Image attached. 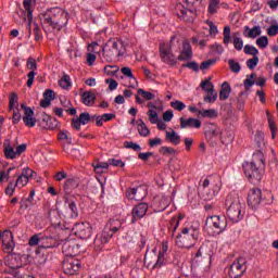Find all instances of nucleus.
I'll list each match as a JSON object with an SVG mask.
<instances>
[{
	"label": "nucleus",
	"mask_w": 278,
	"mask_h": 278,
	"mask_svg": "<svg viewBox=\"0 0 278 278\" xmlns=\"http://www.w3.org/2000/svg\"><path fill=\"white\" fill-rule=\"evenodd\" d=\"M83 103L87 106L94 105V101H97V96L92 91H85L81 94Z\"/></svg>",
	"instance_id": "obj_27"
},
{
	"label": "nucleus",
	"mask_w": 278,
	"mask_h": 278,
	"mask_svg": "<svg viewBox=\"0 0 278 278\" xmlns=\"http://www.w3.org/2000/svg\"><path fill=\"white\" fill-rule=\"evenodd\" d=\"M257 64H260V58L258 56H253L252 59H249L247 61V66L250 68V71H253Z\"/></svg>",
	"instance_id": "obj_51"
},
{
	"label": "nucleus",
	"mask_w": 278,
	"mask_h": 278,
	"mask_svg": "<svg viewBox=\"0 0 278 278\" xmlns=\"http://www.w3.org/2000/svg\"><path fill=\"white\" fill-rule=\"evenodd\" d=\"M72 230L80 240H88L92 236V226L88 222L75 224Z\"/></svg>",
	"instance_id": "obj_9"
},
{
	"label": "nucleus",
	"mask_w": 278,
	"mask_h": 278,
	"mask_svg": "<svg viewBox=\"0 0 278 278\" xmlns=\"http://www.w3.org/2000/svg\"><path fill=\"white\" fill-rule=\"evenodd\" d=\"M215 62H216V59H208L206 61H203L200 64V71H207V68H210V66H214Z\"/></svg>",
	"instance_id": "obj_54"
},
{
	"label": "nucleus",
	"mask_w": 278,
	"mask_h": 278,
	"mask_svg": "<svg viewBox=\"0 0 278 278\" xmlns=\"http://www.w3.org/2000/svg\"><path fill=\"white\" fill-rule=\"evenodd\" d=\"M79 122L81 125H88V123H94V117L90 116V113L88 112H83L78 116Z\"/></svg>",
	"instance_id": "obj_36"
},
{
	"label": "nucleus",
	"mask_w": 278,
	"mask_h": 278,
	"mask_svg": "<svg viewBox=\"0 0 278 278\" xmlns=\"http://www.w3.org/2000/svg\"><path fill=\"white\" fill-rule=\"evenodd\" d=\"M41 238L42 235H34L33 237H30L28 244L30 247H40Z\"/></svg>",
	"instance_id": "obj_47"
},
{
	"label": "nucleus",
	"mask_w": 278,
	"mask_h": 278,
	"mask_svg": "<svg viewBox=\"0 0 278 278\" xmlns=\"http://www.w3.org/2000/svg\"><path fill=\"white\" fill-rule=\"evenodd\" d=\"M216 99H218V93L216 91H213L211 93H207L205 97H204V102L205 103H215L216 102Z\"/></svg>",
	"instance_id": "obj_52"
},
{
	"label": "nucleus",
	"mask_w": 278,
	"mask_h": 278,
	"mask_svg": "<svg viewBox=\"0 0 278 278\" xmlns=\"http://www.w3.org/2000/svg\"><path fill=\"white\" fill-rule=\"evenodd\" d=\"M58 244V241L53 237L41 236L40 249H53Z\"/></svg>",
	"instance_id": "obj_26"
},
{
	"label": "nucleus",
	"mask_w": 278,
	"mask_h": 278,
	"mask_svg": "<svg viewBox=\"0 0 278 278\" xmlns=\"http://www.w3.org/2000/svg\"><path fill=\"white\" fill-rule=\"evenodd\" d=\"M140 192H142V187L129 188L126 190V197L130 201H142L147 197V192H143L142 195H136L140 194Z\"/></svg>",
	"instance_id": "obj_22"
},
{
	"label": "nucleus",
	"mask_w": 278,
	"mask_h": 278,
	"mask_svg": "<svg viewBox=\"0 0 278 278\" xmlns=\"http://www.w3.org/2000/svg\"><path fill=\"white\" fill-rule=\"evenodd\" d=\"M124 147L126 149H132V151H142V148L138 143H134L132 141H125Z\"/></svg>",
	"instance_id": "obj_57"
},
{
	"label": "nucleus",
	"mask_w": 278,
	"mask_h": 278,
	"mask_svg": "<svg viewBox=\"0 0 278 278\" xmlns=\"http://www.w3.org/2000/svg\"><path fill=\"white\" fill-rule=\"evenodd\" d=\"M148 116H150L149 121H150V123H152V125H156V123H160V117L157 116V112L156 111L149 110L148 111Z\"/></svg>",
	"instance_id": "obj_46"
},
{
	"label": "nucleus",
	"mask_w": 278,
	"mask_h": 278,
	"mask_svg": "<svg viewBox=\"0 0 278 278\" xmlns=\"http://www.w3.org/2000/svg\"><path fill=\"white\" fill-rule=\"evenodd\" d=\"M18 103V96L16 93L12 92L9 96V112H12L14 110V106Z\"/></svg>",
	"instance_id": "obj_44"
},
{
	"label": "nucleus",
	"mask_w": 278,
	"mask_h": 278,
	"mask_svg": "<svg viewBox=\"0 0 278 278\" xmlns=\"http://www.w3.org/2000/svg\"><path fill=\"white\" fill-rule=\"evenodd\" d=\"M247 271V260L245 258H237L230 266L228 271L229 277L231 278H240Z\"/></svg>",
	"instance_id": "obj_11"
},
{
	"label": "nucleus",
	"mask_w": 278,
	"mask_h": 278,
	"mask_svg": "<svg viewBox=\"0 0 278 278\" xmlns=\"http://www.w3.org/2000/svg\"><path fill=\"white\" fill-rule=\"evenodd\" d=\"M76 188H79V178H70L65 181L63 186L65 194H71V192H73V190H76Z\"/></svg>",
	"instance_id": "obj_24"
},
{
	"label": "nucleus",
	"mask_w": 278,
	"mask_h": 278,
	"mask_svg": "<svg viewBox=\"0 0 278 278\" xmlns=\"http://www.w3.org/2000/svg\"><path fill=\"white\" fill-rule=\"evenodd\" d=\"M21 109L24 110L23 123L26 127H36V118H34V110L25 104L21 105Z\"/></svg>",
	"instance_id": "obj_20"
},
{
	"label": "nucleus",
	"mask_w": 278,
	"mask_h": 278,
	"mask_svg": "<svg viewBox=\"0 0 278 278\" xmlns=\"http://www.w3.org/2000/svg\"><path fill=\"white\" fill-rule=\"evenodd\" d=\"M200 86H201L202 90H204V92H207V93L216 92L214 90V85L212 83H210V78L202 81Z\"/></svg>",
	"instance_id": "obj_42"
},
{
	"label": "nucleus",
	"mask_w": 278,
	"mask_h": 278,
	"mask_svg": "<svg viewBox=\"0 0 278 278\" xmlns=\"http://www.w3.org/2000/svg\"><path fill=\"white\" fill-rule=\"evenodd\" d=\"M229 94H231V86L229 83L225 81L222 85V89L219 91L220 101H227L229 99Z\"/></svg>",
	"instance_id": "obj_32"
},
{
	"label": "nucleus",
	"mask_w": 278,
	"mask_h": 278,
	"mask_svg": "<svg viewBox=\"0 0 278 278\" xmlns=\"http://www.w3.org/2000/svg\"><path fill=\"white\" fill-rule=\"evenodd\" d=\"M165 255L164 253H159L157 255V260H155L156 255L152 254H146L144 256V264H148V266H151V264H153V268H162V266H164L165 263Z\"/></svg>",
	"instance_id": "obj_19"
},
{
	"label": "nucleus",
	"mask_w": 278,
	"mask_h": 278,
	"mask_svg": "<svg viewBox=\"0 0 278 278\" xmlns=\"http://www.w3.org/2000/svg\"><path fill=\"white\" fill-rule=\"evenodd\" d=\"M68 207L71 211V218H77V216H79V211L77 210V204L74 201H70Z\"/></svg>",
	"instance_id": "obj_45"
},
{
	"label": "nucleus",
	"mask_w": 278,
	"mask_h": 278,
	"mask_svg": "<svg viewBox=\"0 0 278 278\" xmlns=\"http://www.w3.org/2000/svg\"><path fill=\"white\" fill-rule=\"evenodd\" d=\"M204 201H212L218 192H220V177L208 176L202 184Z\"/></svg>",
	"instance_id": "obj_5"
},
{
	"label": "nucleus",
	"mask_w": 278,
	"mask_h": 278,
	"mask_svg": "<svg viewBox=\"0 0 278 278\" xmlns=\"http://www.w3.org/2000/svg\"><path fill=\"white\" fill-rule=\"evenodd\" d=\"M4 157H7V160H14V157H16V150L14 151V147H12V142L10 141V139H5L4 143Z\"/></svg>",
	"instance_id": "obj_25"
},
{
	"label": "nucleus",
	"mask_w": 278,
	"mask_h": 278,
	"mask_svg": "<svg viewBox=\"0 0 278 278\" xmlns=\"http://www.w3.org/2000/svg\"><path fill=\"white\" fill-rule=\"evenodd\" d=\"M243 52L245 53V55H253V58H256L260 53V50H257V48H255L254 46L245 45L243 48Z\"/></svg>",
	"instance_id": "obj_39"
},
{
	"label": "nucleus",
	"mask_w": 278,
	"mask_h": 278,
	"mask_svg": "<svg viewBox=\"0 0 278 278\" xmlns=\"http://www.w3.org/2000/svg\"><path fill=\"white\" fill-rule=\"evenodd\" d=\"M137 94H141L146 101H151V99H155V96L149 91H146L144 89H138Z\"/></svg>",
	"instance_id": "obj_55"
},
{
	"label": "nucleus",
	"mask_w": 278,
	"mask_h": 278,
	"mask_svg": "<svg viewBox=\"0 0 278 278\" xmlns=\"http://www.w3.org/2000/svg\"><path fill=\"white\" fill-rule=\"evenodd\" d=\"M228 64L231 73H240V71H242V66H240V63L236 62V60H228Z\"/></svg>",
	"instance_id": "obj_43"
},
{
	"label": "nucleus",
	"mask_w": 278,
	"mask_h": 278,
	"mask_svg": "<svg viewBox=\"0 0 278 278\" xmlns=\"http://www.w3.org/2000/svg\"><path fill=\"white\" fill-rule=\"evenodd\" d=\"M26 68L28 71H30L28 74H27V83H26V86L28 88H31V86H34V79H36V71H38V63L36 62V59L34 58H28L27 62H26Z\"/></svg>",
	"instance_id": "obj_17"
},
{
	"label": "nucleus",
	"mask_w": 278,
	"mask_h": 278,
	"mask_svg": "<svg viewBox=\"0 0 278 278\" xmlns=\"http://www.w3.org/2000/svg\"><path fill=\"white\" fill-rule=\"evenodd\" d=\"M21 256L18 255H11V268H21Z\"/></svg>",
	"instance_id": "obj_60"
},
{
	"label": "nucleus",
	"mask_w": 278,
	"mask_h": 278,
	"mask_svg": "<svg viewBox=\"0 0 278 278\" xmlns=\"http://www.w3.org/2000/svg\"><path fill=\"white\" fill-rule=\"evenodd\" d=\"M232 45L237 51H242L244 41L240 38V33H235L232 36Z\"/></svg>",
	"instance_id": "obj_34"
},
{
	"label": "nucleus",
	"mask_w": 278,
	"mask_h": 278,
	"mask_svg": "<svg viewBox=\"0 0 278 278\" xmlns=\"http://www.w3.org/2000/svg\"><path fill=\"white\" fill-rule=\"evenodd\" d=\"M181 215H179V217H173L170 220H169V224H168V231L170 233L172 237L175 236V231H177V227H179V220L181 219Z\"/></svg>",
	"instance_id": "obj_33"
},
{
	"label": "nucleus",
	"mask_w": 278,
	"mask_h": 278,
	"mask_svg": "<svg viewBox=\"0 0 278 278\" xmlns=\"http://www.w3.org/2000/svg\"><path fill=\"white\" fill-rule=\"evenodd\" d=\"M159 53L164 64H168V66H175V64H177V59L175 58V54H173L170 46L161 43L159 47Z\"/></svg>",
	"instance_id": "obj_8"
},
{
	"label": "nucleus",
	"mask_w": 278,
	"mask_h": 278,
	"mask_svg": "<svg viewBox=\"0 0 278 278\" xmlns=\"http://www.w3.org/2000/svg\"><path fill=\"white\" fill-rule=\"evenodd\" d=\"M31 3H36V0H24V9L27 12L29 34H31V21L34 18L31 11Z\"/></svg>",
	"instance_id": "obj_30"
},
{
	"label": "nucleus",
	"mask_w": 278,
	"mask_h": 278,
	"mask_svg": "<svg viewBox=\"0 0 278 278\" xmlns=\"http://www.w3.org/2000/svg\"><path fill=\"white\" fill-rule=\"evenodd\" d=\"M188 128L201 129V122L194 117H189V118L180 117V129H188Z\"/></svg>",
	"instance_id": "obj_21"
},
{
	"label": "nucleus",
	"mask_w": 278,
	"mask_h": 278,
	"mask_svg": "<svg viewBox=\"0 0 278 278\" xmlns=\"http://www.w3.org/2000/svg\"><path fill=\"white\" fill-rule=\"evenodd\" d=\"M23 177H26L28 180L29 179H34V176L36 175V172L29 169V168H24L22 170V174H21Z\"/></svg>",
	"instance_id": "obj_63"
},
{
	"label": "nucleus",
	"mask_w": 278,
	"mask_h": 278,
	"mask_svg": "<svg viewBox=\"0 0 278 278\" xmlns=\"http://www.w3.org/2000/svg\"><path fill=\"white\" fill-rule=\"evenodd\" d=\"M81 268V263L75 257H67L63 261V273L65 275H77Z\"/></svg>",
	"instance_id": "obj_13"
},
{
	"label": "nucleus",
	"mask_w": 278,
	"mask_h": 278,
	"mask_svg": "<svg viewBox=\"0 0 278 278\" xmlns=\"http://www.w3.org/2000/svg\"><path fill=\"white\" fill-rule=\"evenodd\" d=\"M255 74H251L250 77L244 80L243 86L245 87V90H251V87L255 85Z\"/></svg>",
	"instance_id": "obj_48"
},
{
	"label": "nucleus",
	"mask_w": 278,
	"mask_h": 278,
	"mask_svg": "<svg viewBox=\"0 0 278 278\" xmlns=\"http://www.w3.org/2000/svg\"><path fill=\"white\" fill-rule=\"evenodd\" d=\"M112 223H113V226L104 228L102 232L97 235L93 241V244L97 251H101V249H103V247H105V244H108V242L112 240V237L114 236V233H116V231L121 229V222L113 220Z\"/></svg>",
	"instance_id": "obj_4"
},
{
	"label": "nucleus",
	"mask_w": 278,
	"mask_h": 278,
	"mask_svg": "<svg viewBox=\"0 0 278 278\" xmlns=\"http://www.w3.org/2000/svg\"><path fill=\"white\" fill-rule=\"evenodd\" d=\"M21 118H23V116L21 115L20 109H13V125L21 123Z\"/></svg>",
	"instance_id": "obj_61"
},
{
	"label": "nucleus",
	"mask_w": 278,
	"mask_h": 278,
	"mask_svg": "<svg viewBox=\"0 0 278 278\" xmlns=\"http://www.w3.org/2000/svg\"><path fill=\"white\" fill-rule=\"evenodd\" d=\"M205 23L210 27L211 36H216V34H218V27H216V24H214V22H212L210 20H207Z\"/></svg>",
	"instance_id": "obj_62"
},
{
	"label": "nucleus",
	"mask_w": 278,
	"mask_h": 278,
	"mask_svg": "<svg viewBox=\"0 0 278 278\" xmlns=\"http://www.w3.org/2000/svg\"><path fill=\"white\" fill-rule=\"evenodd\" d=\"M159 152L162 155H175V153H176L175 149H173L170 147H161Z\"/></svg>",
	"instance_id": "obj_58"
},
{
	"label": "nucleus",
	"mask_w": 278,
	"mask_h": 278,
	"mask_svg": "<svg viewBox=\"0 0 278 278\" xmlns=\"http://www.w3.org/2000/svg\"><path fill=\"white\" fill-rule=\"evenodd\" d=\"M206 225L216 229V231H218L219 233H223V231L227 229V217L213 215L206 218Z\"/></svg>",
	"instance_id": "obj_12"
},
{
	"label": "nucleus",
	"mask_w": 278,
	"mask_h": 278,
	"mask_svg": "<svg viewBox=\"0 0 278 278\" xmlns=\"http://www.w3.org/2000/svg\"><path fill=\"white\" fill-rule=\"evenodd\" d=\"M165 138L175 147H177V144H181V136H179L175 130L166 131Z\"/></svg>",
	"instance_id": "obj_31"
},
{
	"label": "nucleus",
	"mask_w": 278,
	"mask_h": 278,
	"mask_svg": "<svg viewBox=\"0 0 278 278\" xmlns=\"http://www.w3.org/2000/svg\"><path fill=\"white\" fill-rule=\"evenodd\" d=\"M59 86L66 90V88H71V76L64 74L63 77L59 80Z\"/></svg>",
	"instance_id": "obj_41"
},
{
	"label": "nucleus",
	"mask_w": 278,
	"mask_h": 278,
	"mask_svg": "<svg viewBox=\"0 0 278 278\" xmlns=\"http://www.w3.org/2000/svg\"><path fill=\"white\" fill-rule=\"evenodd\" d=\"M62 251L65 257H75L79 255V244L74 239L66 240L62 245Z\"/></svg>",
	"instance_id": "obj_14"
},
{
	"label": "nucleus",
	"mask_w": 278,
	"mask_h": 278,
	"mask_svg": "<svg viewBox=\"0 0 278 278\" xmlns=\"http://www.w3.org/2000/svg\"><path fill=\"white\" fill-rule=\"evenodd\" d=\"M103 58L106 62H112L115 58H123L127 53L125 42L121 39H109L104 47H102Z\"/></svg>",
	"instance_id": "obj_3"
},
{
	"label": "nucleus",
	"mask_w": 278,
	"mask_h": 278,
	"mask_svg": "<svg viewBox=\"0 0 278 278\" xmlns=\"http://www.w3.org/2000/svg\"><path fill=\"white\" fill-rule=\"evenodd\" d=\"M244 35L247 38L255 39L257 36H262V27L261 26H254L253 28H249V26L244 27Z\"/></svg>",
	"instance_id": "obj_28"
},
{
	"label": "nucleus",
	"mask_w": 278,
	"mask_h": 278,
	"mask_svg": "<svg viewBox=\"0 0 278 278\" xmlns=\"http://www.w3.org/2000/svg\"><path fill=\"white\" fill-rule=\"evenodd\" d=\"M62 104H63V108H65V112H67L70 116H75V114H77V109L71 108V105H73L71 103V100L62 101Z\"/></svg>",
	"instance_id": "obj_40"
},
{
	"label": "nucleus",
	"mask_w": 278,
	"mask_h": 278,
	"mask_svg": "<svg viewBox=\"0 0 278 278\" xmlns=\"http://www.w3.org/2000/svg\"><path fill=\"white\" fill-rule=\"evenodd\" d=\"M137 130L139 136H141L142 138L151 136V130L149 129V127H147V124H144V121L142 119L137 121Z\"/></svg>",
	"instance_id": "obj_29"
},
{
	"label": "nucleus",
	"mask_w": 278,
	"mask_h": 278,
	"mask_svg": "<svg viewBox=\"0 0 278 278\" xmlns=\"http://www.w3.org/2000/svg\"><path fill=\"white\" fill-rule=\"evenodd\" d=\"M198 112H199V114H201V116H203V118H217L218 117V113L214 109H208L205 111H198Z\"/></svg>",
	"instance_id": "obj_38"
},
{
	"label": "nucleus",
	"mask_w": 278,
	"mask_h": 278,
	"mask_svg": "<svg viewBox=\"0 0 278 278\" xmlns=\"http://www.w3.org/2000/svg\"><path fill=\"white\" fill-rule=\"evenodd\" d=\"M277 34H278V25H271L268 27V29H267L268 36L273 37V36H277Z\"/></svg>",
	"instance_id": "obj_64"
},
{
	"label": "nucleus",
	"mask_w": 278,
	"mask_h": 278,
	"mask_svg": "<svg viewBox=\"0 0 278 278\" xmlns=\"http://www.w3.org/2000/svg\"><path fill=\"white\" fill-rule=\"evenodd\" d=\"M27 184H29V179H27L22 174L17 177L15 181V186H17V188H23L24 186H27Z\"/></svg>",
	"instance_id": "obj_53"
},
{
	"label": "nucleus",
	"mask_w": 278,
	"mask_h": 278,
	"mask_svg": "<svg viewBox=\"0 0 278 278\" xmlns=\"http://www.w3.org/2000/svg\"><path fill=\"white\" fill-rule=\"evenodd\" d=\"M43 21L47 25H50L52 29L60 31L65 25H68V12L60 8L49 9L43 14Z\"/></svg>",
	"instance_id": "obj_1"
},
{
	"label": "nucleus",
	"mask_w": 278,
	"mask_h": 278,
	"mask_svg": "<svg viewBox=\"0 0 278 278\" xmlns=\"http://www.w3.org/2000/svg\"><path fill=\"white\" fill-rule=\"evenodd\" d=\"M170 105L173 110H176L177 112H182V110H186V104L179 100L170 102Z\"/></svg>",
	"instance_id": "obj_50"
},
{
	"label": "nucleus",
	"mask_w": 278,
	"mask_h": 278,
	"mask_svg": "<svg viewBox=\"0 0 278 278\" xmlns=\"http://www.w3.org/2000/svg\"><path fill=\"white\" fill-rule=\"evenodd\" d=\"M218 3H219V0H210V3H208L210 14H216V12H218Z\"/></svg>",
	"instance_id": "obj_49"
},
{
	"label": "nucleus",
	"mask_w": 278,
	"mask_h": 278,
	"mask_svg": "<svg viewBox=\"0 0 278 278\" xmlns=\"http://www.w3.org/2000/svg\"><path fill=\"white\" fill-rule=\"evenodd\" d=\"M0 238L3 244L4 253H12L14 251V235L10 230H4L0 233Z\"/></svg>",
	"instance_id": "obj_15"
},
{
	"label": "nucleus",
	"mask_w": 278,
	"mask_h": 278,
	"mask_svg": "<svg viewBox=\"0 0 278 278\" xmlns=\"http://www.w3.org/2000/svg\"><path fill=\"white\" fill-rule=\"evenodd\" d=\"M192 58V46H190V42L184 41L182 42V51L178 55V60L180 62H184L186 60H190Z\"/></svg>",
	"instance_id": "obj_23"
},
{
	"label": "nucleus",
	"mask_w": 278,
	"mask_h": 278,
	"mask_svg": "<svg viewBox=\"0 0 278 278\" xmlns=\"http://www.w3.org/2000/svg\"><path fill=\"white\" fill-rule=\"evenodd\" d=\"M226 205L228 206L226 214L229 220H231L232 223H240V220L244 218L240 200L231 201V195H228L226 199Z\"/></svg>",
	"instance_id": "obj_6"
},
{
	"label": "nucleus",
	"mask_w": 278,
	"mask_h": 278,
	"mask_svg": "<svg viewBox=\"0 0 278 278\" xmlns=\"http://www.w3.org/2000/svg\"><path fill=\"white\" fill-rule=\"evenodd\" d=\"M256 45L257 47H260V49H266L268 47V37H260L258 39H256Z\"/></svg>",
	"instance_id": "obj_56"
},
{
	"label": "nucleus",
	"mask_w": 278,
	"mask_h": 278,
	"mask_svg": "<svg viewBox=\"0 0 278 278\" xmlns=\"http://www.w3.org/2000/svg\"><path fill=\"white\" fill-rule=\"evenodd\" d=\"M149 211V204L141 202L139 204H137L132 211H131V224H136L138 223V220H140V218H144V216H147V212Z\"/></svg>",
	"instance_id": "obj_16"
},
{
	"label": "nucleus",
	"mask_w": 278,
	"mask_h": 278,
	"mask_svg": "<svg viewBox=\"0 0 278 278\" xmlns=\"http://www.w3.org/2000/svg\"><path fill=\"white\" fill-rule=\"evenodd\" d=\"M223 36H224L225 47H229V45H231V27L225 26L224 31H223Z\"/></svg>",
	"instance_id": "obj_37"
},
{
	"label": "nucleus",
	"mask_w": 278,
	"mask_h": 278,
	"mask_svg": "<svg viewBox=\"0 0 278 278\" xmlns=\"http://www.w3.org/2000/svg\"><path fill=\"white\" fill-rule=\"evenodd\" d=\"M122 73L125 75V77H128L129 79H132V81L135 83V85H129L128 88H136V86H138V80H136V77L134 76V73L131 72V70L129 67H123Z\"/></svg>",
	"instance_id": "obj_35"
},
{
	"label": "nucleus",
	"mask_w": 278,
	"mask_h": 278,
	"mask_svg": "<svg viewBox=\"0 0 278 278\" xmlns=\"http://www.w3.org/2000/svg\"><path fill=\"white\" fill-rule=\"evenodd\" d=\"M243 170L245 177L252 182L262 181V173H260V168L255 165V162L245 163L243 165Z\"/></svg>",
	"instance_id": "obj_10"
},
{
	"label": "nucleus",
	"mask_w": 278,
	"mask_h": 278,
	"mask_svg": "<svg viewBox=\"0 0 278 278\" xmlns=\"http://www.w3.org/2000/svg\"><path fill=\"white\" fill-rule=\"evenodd\" d=\"M177 16L186 21L187 23H192L197 17V12L194 10H187L184 5L178 4L176 8Z\"/></svg>",
	"instance_id": "obj_18"
},
{
	"label": "nucleus",
	"mask_w": 278,
	"mask_h": 278,
	"mask_svg": "<svg viewBox=\"0 0 278 278\" xmlns=\"http://www.w3.org/2000/svg\"><path fill=\"white\" fill-rule=\"evenodd\" d=\"M264 203V198L262 197V189L252 188L248 193V206L251 210H257L260 205Z\"/></svg>",
	"instance_id": "obj_7"
},
{
	"label": "nucleus",
	"mask_w": 278,
	"mask_h": 278,
	"mask_svg": "<svg viewBox=\"0 0 278 278\" xmlns=\"http://www.w3.org/2000/svg\"><path fill=\"white\" fill-rule=\"evenodd\" d=\"M199 242V227L185 226L176 237V244L179 249H192Z\"/></svg>",
	"instance_id": "obj_2"
},
{
	"label": "nucleus",
	"mask_w": 278,
	"mask_h": 278,
	"mask_svg": "<svg viewBox=\"0 0 278 278\" xmlns=\"http://www.w3.org/2000/svg\"><path fill=\"white\" fill-rule=\"evenodd\" d=\"M16 188H18V186H16V184H14V181H10L5 189V194H8L9 197H12L14 194Z\"/></svg>",
	"instance_id": "obj_59"
}]
</instances>
